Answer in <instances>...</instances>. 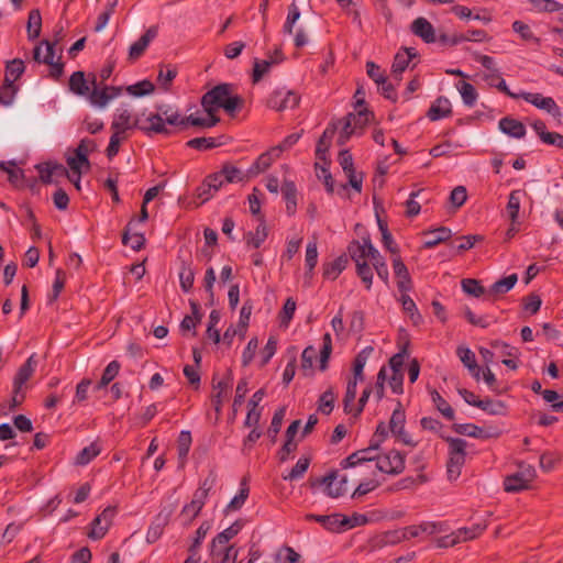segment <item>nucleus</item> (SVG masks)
Masks as SVG:
<instances>
[{
  "instance_id": "nucleus-63",
  "label": "nucleus",
  "mask_w": 563,
  "mask_h": 563,
  "mask_svg": "<svg viewBox=\"0 0 563 563\" xmlns=\"http://www.w3.org/2000/svg\"><path fill=\"white\" fill-rule=\"evenodd\" d=\"M273 159L269 157L268 154L263 153L261 154L257 159L254 162V164L250 167L247 174L249 176H256L260 173L265 172L267 168L271 167L273 164Z\"/></svg>"
},
{
  "instance_id": "nucleus-30",
  "label": "nucleus",
  "mask_w": 563,
  "mask_h": 563,
  "mask_svg": "<svg viewBox=\"0 0 563 563\" xmlns=\"http://www.w3.org/2000/svg\"><path fill=\"white\" fill-rule=\"evenodd\" d=\"M68 86L69 90L77 96L88 97L91 90L87 79L85 78V73L81 70H77L71 74Z\"/></svg>"
},
{
  "instance_id": "nucleus-45",
  "label": "nucleus",
  "mask_w": 563,
  "mask_h": 563,
  "mask_svg": "<svg viewBox=\"0 0 563 563\" xmlns=\"http://www.w3.org/2000/svg\"><path fill=\"white\" fill-rule=\"evenodd\" d=\"M24 63L20 58H14L7 63L4 80L7 82H13L18 80L24 73Z\"/></svg>"
},
{
  "instance_id": "nucleus-5",
  "label": "nucleus",
  "mask_w": 563,
  "mask_h": 563,
  "mask_svg": "<svg viewBox=\"0 0 563 563\" xmlns=\"http://www.w3.org/2000/svg\"><path fill=\"white\" fill-rule=\"evenodd\" d=\"M232 85L231 84H219L211 90L207 91L201 98V106L207 114L216 113L221 108L225 98L231 97Z\"/></svg>"
},
{
  "instance_id": "nucleus-53",
  "label": "nucleus",
  "mask_w": 563,
  "mask_h": 563,
  "mask_svg": "<svg viewBox=\"0 0 563 563\" xmlns=\"http://www.w3.org/2000/svg\"><path fill=\"white\" fill-rule=\"evenodd\" d=\"M220 170L228 184L244 181L246 178L241 169L230 163H224Z\"/></svg>"
},
{
  "instance_id": "nucleus-6",
  "label": "nucleus",
  "mask_w": 563,
  "mask_h": 563,
  "mask_svg": "<svg viewBox=\"0 0 563 563\" xmlns=\"http://www.w3.org/2000/svg\"><path fill=\"white\" fill-rule=\"evenodd\" d=\"M405 454L397 450H390L385 454L377 455L376 468L388 475H399L405 470Z\"/></svg>"
},
{
  "instance_id": "nucleus-37",
  "label": "nucleus",
  "mask_w": 563,
  "mask_h": 563,
  "mask_svg": "<svg viewBox=\"0 0 563 563\" xmlns=\"http://www.w3.org/2000/svg\"><path fill=\"white\" fill-rule=\"evenodd\" d=\"M181 130L187 128L188 125H194L198 128H212L220 122V118L216 114H208V118H199L194 114L187 115L183 118Z\"/></svg>"
},
{
  "instance_id": "nucleus-48",
  "label": "nucleus",
  "mask_w": 563,
  "mask_h": 563,
  "mask_svg": "<svg viewBox=\"0 0 563 563\" xmlns=\"http://www.w3.org/2000/svg\"><path fill=\"white\" fill-rule=\"evenodd\" d=\"M456 87L462 96L465 106L473 107L477 100V92L475 87L472 84L464 80L459 81Z\"/></svg>"
},
{
  "instance_id": "nucleus-41",
  "label": "nucleus",
  "mask_w": 563,
  "mask_h": 563,
  "mask_svg": "<svg viewBox=\"0 0 563 563\" xmlns=\"http://www.w3.org/2000/svg\"><path fill=\"white\" fill-rule=\"evenodd\" d=\"M26 29L29 40L34 41L40 36L42 30V16L38 9L30 11Z\"/></svg>"
},
{
  "instance_id": "nucleus-26",
  "label": "nucleus",
  "mask_w": 563,
  "mask_h": 563,
  "mask_svg": "<svg viewBox=\"0 0 563 563\" xmlns=\"http://www.w3.org/2000/svg\"><path fill=\"white\" fill-rule=\"evenodd\" d=\"M341 517L340 514H333V515H307V520H313L319 523H321L325 529H328L331 532H342V526H341Z\"/></svg>"
},
{
  "instance_id": "nucleus-28",
  "label": "nucleus",
  "mask_w": 563,
  "mask_h": 563,
  "mask_svg": "<svg viewBox=\"0 0 563 563\" xmlns=\"http://www.w3.org/2000/svg\"><path fill=\"white\" fill-rule=\"evenodd\" d=\"M37 362L35 360V355L32 354L26 362L19 368L18 373L14 376L13 385L18 386V388H23V385L32 377Z\"/></svg>"
},
{
  "instance_id": "nucleus-56",
  "label": "nucleus",
  "mask_w": 563,
  "mask_h": 563,
  "mask_svg": "<svg viewBox=\"0 0 563 563\" xmlns=\"http://www.w3.org/2000/svg\"><path fill=\"white\" fill-rule=\"evenodd\" d=\"M462 289L464 292H466L470 296L473 297H481L483 295H487V291L485 288L481 285L479 280L474 278H464L461 282Z\"/></svg>"
},
{
  "instance_id": "nucleus-18",
  "label": "nucleus",
  "mask_w": 563,
  "mask_h": 563,
  "mask_svg": "<svg viewBox=\"0 0 563 563\" xmlns=\"http://www.w3.org/2000/svg\"><path fill=\"white\" fill-rule=\"evenodd\" d=\"M410 31L419 36L424 43H434L437 41L433 25L422 16L417 18L410 25Z\"/></svg>"
},
{
  "instance_id": "nucleus-22",
  "label": "nucleus",
  "mask_w": 563,
  "mask_h": 563,
  "mask_svg": "<svg viewBox=\"0 0 563 563\" xmlns=\"http://www.w3.org/2000/svg\"><path fill=\"white\" fill-rule=\"evenodd\" d=\"M498 126L503 133L515 139H522L526 135L525 124L510 117L500 119Z\"/></svg>"
},
{
  "instance_id": "nucleus-31",
  "label": "nucleus",
  "mask_w": 563,
  "mask_h": 563,
  "mask_svg": "<svg viewBox=\"0 0 563 563\" xmlns=\"http://www.w3.org/2000/svg\"><path fill=\"white\" fill-rule=\"evenodd\" d=\"M518 280L517 274H511L507 277H504L497 282H495L489 289L487 290V296L490 298H496L503 294L508 292L516 285Z\"/></svg>"
},
{
  "instance_id": "nucleus-10",
  "label": "nucleus",
  "mask_w": 563,
  "mask_h": 563,
  "mask_svg": "<svg viewBox=\"0 0 563 563\" xmlns=\"http://www.w3.org/2000/svg\"><path fill=\"white\" fill-rule=\"evenodd\" d=\"M453 430L463 435L476 438V439H490V438H499L501 435V430L496 427H489L487 429H483L474 423H455L453 424Z\"/></svg>"
},
{
  "instance_id": "nucleus-60",
  "label": "nucleus",
  "mask_w": 563,
  "mask_h": 563,
  "mask_svg": "<svg viewBox=\"0 0 563 563\" xmlns=\"http://www.w3.org/2000/svg\"><path fill=\"white\" fill-rule=\"evenodd\" d=\"M483 240L484 236L479 234L459 236L456 241L460 243L455 245L456 253L461 254L465 251H468L475 245L476 242H482Z\"/></svg>"
},
{
  "instance_id": "nucleus-46",
  "label": "nucleus",
  "mask_w": 563,
  "mask_h": 563,
  "mask_svg": "<svg viewBox=\"0 0 563 563\" xmlns=\"http://www.w3.org/2000/svg\"><path fill=\"white\" fill-rule=\"evenodd\" d=\"M179 282L183 291L188 292L191 290L195 282V272L185 261H183L180 264Z\"/></svg>"
},
{
  "instance_id": "nucleus-44",
  "label": "nucleus",
  "mask_w": 563,
  "mask_h": 563,
  "mask_svg": "<svg viewBox=\"0 0 563 563\" xmlns=\"http://www.w3.org/2000/svg\"><path fill=\"white\" fill-rule=\"evenodd\" d=\"M249 493H250V488H249V485H247V479H246V477H243L242 481H241L240 492L228 504V506L225 508V512L239 510L244 505V503L246 501V499L249 497Z\"/></svg>"
},
{
  "instance_id": "nucleus-25",
  "label": "nucleus",
  "mask_w": 563,
  "mask_h": 563,
  "mask_svg": "<svg viewBox=\"0 0 563 563\" xmlns=\"http://www.w3.org/2000/svg\"><path fill=\"white\" fill-rule=\"evenodd\" d=\"M368 244H372L369 236L362 238V242H360L357 240H353L349 244V246H347L349 255L355 262V264L362 263L363 261H365L366 257H368V254H367V251H368L367 245Z\"/></svg>"
},
{
  "instance_id": "nucleus-50",
  "label": "nucleus",
  "mask_w": 563,
  "mask_h": 563,
  "mask_svg": "<svg viewBox=\"0 0 563 563\" xmlns=\"http://www.w3.org/2000/svg\"><path fill=\"white\" fill-rule=\"evenodd\" d=\"M431 398L434 402L437 409L443 415L444 418L452 421L454 420V410L449 405V402L437 391L435 389L431 390Z\"/></svg>"
},
{
  "instance_id": "nucleus-8",
  "label": "nucleus",
  "mask_w": 563,
  "mask_h": 563,
  "mask_svg": "<svg viewBox=\"0 0 563 563\" xmlns=\"http://www.w3.org/2000/svg\"><path fill=\"white\" fill-rule=\"evenodd\" d=\"M300 96L292 90L276 89L267 99V106L277 111L294 109L299 104Z\"/></svg>"
},
{
  "instance_id": "nucleus-33",
  "label": "nucleus",
  "mask_w": 563,
  "mask_h": 563,
  "mask_svg": "<svg viewBox=\"0 0 563 563\" xmlns=\"http://www.w3.org/2000/svg\"><path fill=\"white\" fill-rule=\"evenodd\" d=\"M54 46L55 42L44 40L41 45L35 46L33 51V58L37 63L52 64L54 62Z\"/></svg>"
},
{
  "instance_id": "nucleus-3",
  "label": "nucleus",
  "mask_w": 563,
  "mask_h": 563,
  "mask_svg": "<svg viewBox=\"0 0 563 563\" xmlns=\"http://www.w3.org/2000/svg\"><path fill=\"white\" fill-rule=\"evenodd\" d=\"M518 466L519 471L517 473L505 477L504 488L507 493H518L528 489L537 477L534 466L525 462H519Z\"/></svg>"
},
{
  "instance_id": "nucleus-61",
  "label": "nucleus",
  "mask_w": 563,
  "mask_h": 563,
  "mask_svg": "<svg viewBox=\"0 0 563 563\" xmlns=\"http://www.w3.org/2000/svg\"><path fill=\"white\" fill-rule=\"evenodd\" d=\"M18 87L13 82H7L5 80L0 87V103L3 106L12 104Z\"/></svg>"
},
{
  "instance_id": "nucleus-14",
  "label": "nucleus",
  "mask_w": 563,
  "mask_h": 563,
  "mask_svg": "<svg viewBox=\"0 0 563 563\" xmlns=\"http://www.w3.org/2000/svg\"><path fill=\"white\" fill-rule=\"evenodd\" d=\"M90 84L92 86L88 100L89 102L97 108H104L112 100L110 92L107 90L106 85H98L97 75L89 74Z\"/></svg>"
},
{
  "instance_id": "nucleus-54",
  "label": "nucleus",
  "mask_w": 563,
  "mask_h": 563,
  "mask_svg": "<svg viewBox=\"0 0 563 563\" xmlns=\"http://www.w3.org/2000/svg\"><path fill=\"white\" fill-rule=\"evenodd\" d=\"M366 523H368V518L363 514L354 512L352 516L342 515L341 517L342 531L365 526Z\"/></svg>"
},
{
  "instance_id": "nucleus-36",
  "label": "nucleus",
  "mask_w": 563,
  "mask_h": 563,
  "mask_svg": "<svg viewBox=\"0 0 563 563\" xmlns=\"http://www.w3.org/2000/svg\"><path fill=\"white\" fill-rule=\"evenodd\" d=\"M282 192L286 200V211L289 216L295 214L297 210V188L291 180H285L282 186Z\"/></svg>"
},
{
  "instance_id": "nucleus-42",
  "label": "nucleus",
  "mask_w": 563,
  "mask_h": 563,
  "mask_svg": "<svg viewBox=\"0 0 563 563\" xmlns=\"http://www.w3.org/2000/svg\"><path fill=\"white\" fill-rule=\"evenodd\" d=\"M475 407L488 412L489 415L494 416H503L506 413V405L501 400H493L490 398H485L478 400L477 404H475Z\"/></svg>"
},
{
  "instance_id": "nucleus-57",
  "label": "nucleus",
  "mask_w": 563,
  "mask_h": 563,
  "mask_svg": "<svg viewBox=\"0 0 563 563\" xmlns=\"http://www.w3.org/2000/svg\"><path fill=\"white\" fill-rule=\"evenodd\" d=\"M191 445V434L189 431H181L179 433L178 440H177V451H178V457L181 462V465H184L185 460L189 453Z\"/></svg>"
},
{
  "instance_id": "nucleus-40",
  "label": "nucleus",
  "mask_w": 563,
  "mask_h": 563,
  "mask_svg": "<svg viewBox=\"0 0 563 563\" xmlns=\"http://www.w3.org/2000/svg\"><path fill=\"white\" fill-rule=\"evenodd\" d=\"M267 227L264 217L260 218V224L255 232H249L246 235V243L254 249H258L267 238Z\"/></svg>"
},
{
  "instance_id": "nucleus-15",
  "label": "nucleus",
  "mask_w": 563,
  "mask_h": 563,
  "mask_svg": "<svg viewBox=\"0 0 563 563\" xmlns=\"http://www.w3.org/2000/svg\"><path fill=\"white\" fill-rule=\"evenodd\" d=\"M216 378H217V376L213 375V378H212L213 385L212 386H213V390H216V391L211 395V402L213 405V408H214L217 415H220L221 408L223 405L224 393L230 388L231 383H232V373H231V371H228L225 377L217 383H216Z\"/></svg>"
},
{
  "instance_id": "nucleus-49",
  "label": "nucleus",
  "mask_w": 563,
  "mask_h": 563,
  "mask_svg": "<svg viewBox=\"0 0 563 563\" xmlns=\"http://www.w3.org/2000/svg\"><path fill=\"white\" fill-rule=\"evenodd\" d=\"M562 461V454L556 451H547L541 454L539 465L542 471L550 472Z\"/></svg>"
},
{
  "instance_id": "nucleus-20",
  "label": "nucleus",
  "mask_w": 563,
  "mask_h": 563,
  "mask_svg": "<svg viewBox=\"0 0 563 563\" xmlns=\"http://www.w3.org/2000/svg\"><path fill=\"white\" fill-rule=\"evenodd\" d=\"M393 268L397 277V286L400 292H407L412 288V282L407 266L404 264L399 255L393 260Z\"/></svg>"
},
{
  "instance_id": "nucleus-47",
  "label": "nucleus",
  "mask_w": 563,
  "mask_h": 563,
  "mask_svg": "<svg viewBox=\"0 0 563 563\" xmlns=\"http://www.w3.org/2000/svg\"><path fill=\"white\" fill-rule=\"evenodd\" d=\"M356 115L355 113H349L346 114L341 121H338V125L343 122L342 130L340 132V135L338 137V144L340 146H343L350 137L355 133V129L352 125V120H355Z\"/></svg>"
},
{
  "instance_id": "nucleus-23",
  "label": "nucleus",
  "mask_w": 563,
  "mask_h": 563,
  "mask_svg": "<svg viewBox=\"0 0 563 563\" xmlns=\"http://www.w3.org/2000/svg\"><path fill=\"white\" fill-rule=\"evenodd\" d=\"M0 172L8 174V179L14 187L21 188L24 186V172L16 167V163L14 161L0 162Z\"/></svg>"
},
{
  "instance_id": "nucleus-43",
  "label": "nucleus",
  "mask_w": 563,
  "mask_h": 563,
  "mask_svg": "<svg viewBox=\"0 0 563 563\" xmlns=\"http://www.w3.org/2000/svg\"><path fill=\"white\" fill-rule=\"evenodd\" d=\"M406 531L409 540L411 538L419 537L421 533L434 534L435 532L441 531V526L437 522L427 521L418 526L406 527Z\"/></svg>"
},
{
  "instance_id": "nucleus-19",
  "label": "nucleus",
  "mask_w": 563,
  "mask_h": 563,
  "mask_svg": "<svg viewBox=\"0 0 563 563\" xmlns=\"http://www.w3.org/2000/svg\"><path fill=\"white\" fill-rule=\"evenodd\" d=\"M338 128H339V125L336 122L333 121V122L329 123L318 141L317 148H316V155L320 161H323L324 164H328L327 153L330 148L331 141H332Z\"/></svg>"
},
{
  "instance_id": "nucleus-27",
  "label": "nucleus",
  "mask_w": 563,
  "mask_h": 563,
  "mask_svg": "<svg viewBox=\"0 0 563 563\" xmlns=\"http://www.w3.org/2000/svg\"><path fill=\"white\" fill-rule=\"evenodd\" d=\"M457 355L464 366L470 371L475 380L481 378V368L476 362L475 354L468 347H457Z\"/></svg>"
},
{
  "instance_id": "nucleus-1",
  "label": "nucleus",
  "mask_w": 563,
  "mask_h": 563,
  "mask_svg": "<svg viewBox=\"0 0 563 563\" xmlns=\"http://www.w3.org/2000/svg\"><path fill=\"white\" fill-rule=\"evenodd\" d=\"M156 109L157 113H151L146 118L148 125H140V130L146 135H151L153 133L170 135L172 130L166 126V123L181 129L184 117H181L177 110H173L170 107L163 104L157 106Z\"/></svg>"
},
{
  "instance_id": "nucleus-21",
  "label": "nucleus",
  "mask_w": 563,
  "mask_h": 563,
  "mask_svg": "<svg viewBox=\"0 0 563 563\" xmlns=\"http://www.w3.org/2000/svg\"><path fill=\"white\" fill-rule=\"evenodd\" d=\"M452 114L451 102L446 97L437 98L428 110V118L431 121H437L443 118H448Z\"/></svg>"
},
{
  "instance_id": "nucleus-38",
  "label": "nucleus",
  "mask_w": 563,
  "mask_h": 563,
  "mask_svg": "<svg viewBox=\"0 0 563 563\" xmlns=\"http://www.w3.org/2000/svg\"><path fill=\"white\" fill-rule=\"evenodd\" d=\"M131 119H132V117H131L130 111L126 109L122 110L113 119L112 124H111V130L124 135L125 132L133 126H137L140 129V126L137 125V121L132 123Z\"/></svg>"
},
{
  "instance_id": "nucleus-52",
  "label": "nucleus",
  "mask_w": 563,
  "mask_h": 563,
  "mask_svg": "<svg viewBox=\"0 0 563 563\" xmlns=\"http://www.w3.org/2000/svg\"><path fill=\"white\" fill-rule=\"evenodd\" d=\"M520 201H521L520 190H512L509 195L508 203L506 207L508 217H509L512 225L518 220L519 210H520Z\"/></svg>"
},
{
  "instance_id": "nucleus-58",
  "label": "nucleus",
  "mask_w": 563,
  "mask_h": 563,
  "mask_svg": "<svg viewBox=\"0 0 563 563\" xmlns=\"http://www.w3.org/2000/svg\"><path fill=\"white\" fill-rule=\"evenodd\" d=\"M310 465V457H300L291 471L284 475L285 481H296L303 476Z\"/></svg>"
},
{
  "instance_id": "nucleus-7",
  "label": "nucleus",
  "mask_w": 563,
  "mask_h": 563,
  "mask_svg": "<svg viewBox=\"0 0 563 563\" xmlns=\"http://www.w3.org/2000/svg\"><path fill=\"white\" fill-rule=\"evenodd\" d=\"M339 164L343 172L347 176L349 183L342 184L341 189L346 190L347 186H351L355 191H362L363 176L357 175L354 169L353 157L349 150H342L339 153Z\"/></svg>"
},
{
  "instance_id": "nucleus-55",
  "label": "nucleus",
  "mask_w": 563,
  "mask_h": 563,
  "mask_svg": "<svg viewBox=\"0 0 563 563\" xmlns=\"http://www.w3.org/2000/svg\"><path fill=\"white\" fill-rule=\"evenodd\" d=\"M101 452L100 446L97 443L84 448L76 456L77 465H86Z\"/></svg>"
},
{
  "instance_id": "nucleus-12",
  "label": "nucleus",
  "mask_w": 563,
  "mask_h": 563,
  "mask_svg": "<svg viewBox=\"0 0 563 563\" xmlns=\"http://www.w3.org/2000/svg\"><path fill=\"white\" fill-rule=\"evenodd\" d=\"M378 449L377 443H374V441L369 442V446L366 449L358 450L344 460L341 461L340 466L343 470L355 467L358 465H363L364 463L372 462L374 460L377 461V456L374 455V451Z\"/></svg>"
},
{
  "instance_id": "nucleus-4",
  "label": "nucleus",
  "mask_w": 563,
  "mask_h": 563,
  "mask_svg": "<svg viewBox=\"0 0 563 563\" xmlns=\"http://www.w3.org/2000/svg\"><path fill=\"white\" fill-rule=\"evenodd\" d=\"M311 487L324 486V493L331 498H338L346 494L347 492V477L341 476L339 478V472L333 470L327 475L317 478L309 479Z\"/></svg>"
},
{
  "instance_id": "nucleus-34",
  "label": "nucleus",
  "mask_w": 563,
  "mask_h": 563,
  "mask_svg": "<svg viewBox=\"0 0 563 563\" xmlns=\"http://www.w3.org/2000/svg\"><path fill=\"white\" fill-rule=\"evenodd\" d=\"M424 234L429 236V239L424 241L423 247L432 249L440 243L449 241L452 236V231L446 227H439L434 230L426 232Z\"/></svg>"
},
{
  "instance_id": "nucleus-17",
  "label": "nucleus",
  "mask_w": 563,
  "mask_h": 563,
  "mask_svg": "<svg viewBox=\"0 0 563 563\" xmlns=\"http://www.w3.org/2000/svg\"><path fill=\"white\" fill-rule=\"evenodd\" d=\"M158 26L153 25L146 30V32L130 46L129 58L135 60L140 58L150 43L157 36Z\"/></svg>"
},
{
  "instance_id": "nucleus-24",
  "label": "nucleus",
  "mask_w": 563,
  "mask_h": 563,
  "mask_svg": "<svg viewBox=\"0 0 563 563\" xmlns=\"http://www.w3.org/2000/svg\"><path fill=\"white\" fill-rule=\"evenodd\" d=\"M25 400V391L13 385L12 396L0 404V415L7 416L15 411Z\"/></svg>"
},
{
  "instance_id": "nucleus-11",
  "label": "nucleus",
  "mask_w": 563,
  "mask_h": 563,
  "mask_svg": "<svg viewBox=\"0 0 563 563\" xmlns=\"http://www.w3.org/2000/svg\"><path fill=\"white\" fill-rule=\"evenodd\" d=\"M520 98L525 101L533 104L538 109L544 110L554 118H560L562 115L560 107L556 104L553 98L544 97L541 93L533 92H521Z\"/></svg>"
},
{
  "instance_id": "nucleus-62",
  "label": "nucleus",
  "mask_w": 563,
  "mask_h": 563,
  "mask_svg": "<svg viewBox=\"0 0 563 563\" xmlns=\"http://www.w3.org/2000/svg\"><path fill=\"white\" fill-rule=\"evenodd\" d=\"M317 356L316 349L312 345L307 346L301 354V369L306 376L312 375L313 360Z\"/></svg>"
},
{
  "instance_id": "nucleus-32",
  "label": "nucleus",
  "mask_w": 563,
  "mask_h": 563,
  "mask_svg": "<svg viewBox=\"0 0 563 563\" xmlns=\"http://www.w3.org/2000/svg\"><path fill=\"white\" fill-rule=\"evenodd\" d=\"M373 351L374 349L372 346H366L355 356L353 362V378L351 379L355 380V385L364 380L363 369Z\"/></svg>"
},
{
  "instance_id": "nucleus-13",
  "label": "nucleus",
  "mask_w": 563,
  "mask_h": 563,
  "mask_svg": "<svg viewBox=\"0 0 563 563\" xmlns=\"http://www.w3.org/2000/svg\"><path fill=\"white\" fill-rule=\"evenodd\" d=\"M284 59L285 56L280 47H276V58H273V56H269V58L263 60L254 58L252 82H260L262 78L269 73L272 66L280 64Z\"/></svg>"
},
{
  "instance_id": "nucleus-51",
  "label": "nucleus",
  "mask_w": 563,
  "mask_h": 563,
  "mask_svg": "<svg viewBox=\"0 0 563 563\" xmlns=\"http://www.w3.org/2000/svg\"><path fill=\"white\" fill-rule=\"evenodd\" d=\"M177 76V68L170 65H161L157 81L164 90H168L172 81Z\"/></svg>"
},
{
  "instance_id": "nucleus-64",
  "label": "nucleus",
  "mask_w": 563,
  "mask_h": 563,
  "mask_svg": "<svg viewBox=\"0 0 563 563\" xmlns=\"http://www.w3.org/2000/svg\"><path fill=\"white\" fill-rule=\"evenodd\" d=\"M335 396L332 388L327 389L319 398L318 409L324 415H330L334 408Z\"/></svg>"
},
{
  "instance_id": "nucleus-2",
  "label": "nucleus",
  "mask_w": 563,
  "mask_h": 563,
  "mask_svg": "<svg viewBox=\"0 0 563 563\" xmlns=\"http://www.w3.org/2000/svg\"><path fill=\"white\" fill-rule=\"evenodd\" d=\"M449 443V460L446 463V473L450 481H455L466 459V441L461 438H446Z\"/></svg>"
},
{
  "instance_id": "nucleus-16",
  "label": "nucleus",
  "mask_w": 563,
  "mask_h": 563,
  "mask_svg": "<svg viewBox=\"0 0 563 563\" xmlns=\"http://www.w3.org/2000/svg\"><path fill=\"white\" fill-rule=\"evenodd\" d=\"M243 528V522L241 520L234 521L230 527L224 529L222 532L218 533L212 542H211V551L210 554L212 558L219 552H223V550H218V545H227V543L233 539Z\"/></svg>"
},
{
  "instance_id": "nucleus-59",
  "label": "nucleus",
  "mask_w": 563,
  "mask_h": 563,
  "mask_svg": "<svg viewBox=\"0 0 563 563\" xmlns=\"http://www.w3.org/2000/svg\"><path fill=\"white\" fill-rule=\"evenodd\" d=\"M155 86L152 81L144 79L134 85L128 86L126 91L134 97H143L154 91Z\"/></svg>"
},
{
  "instance_id": "nucleus-9",
  "label": "nucleus",
  "mask_w": 563,
  "mask_h": 563,
  "mask_svg": "<svg viewBox=\"0 0 563 563\" xmlns=\"http://www.w3.org/2000/svg\"><path fill=\"white\" fill-rule=\"evenodd\" d=\"M115 514V506H108L107 508H104L103 511L99 516H97L91 522L92 529L88 533V537L92 540L102 539L108 532V529L111 526Z\"/></svg>"
},
{
  "instance_id": "nucleus-35",
  "label": "nucleus",
  "mask_w": 563,
  "mask_h": 563,
  "mask_svg": "<svg viewBox=\"0 0 563 563\" xmlns=\"http://www.w3.org/2000/svg\"><path fill=\"white\" fill-rule=\"evenodd\" d=\"M224 139L225 137L223 135L218 139L205 137V136L195 137V139L189 140L186 145L190 148H195L198 151H207V150H212L218 146L224 145L225 144Z\"/></svg>"
},
{
  "instance_id": "nucleus-39",
  "label": "nucleus",
  "mask_w": 563,
  "mask_h": 563,
  "mask_svg": "<svg viewBox=\"0 0 563 563\" xmlns=\"http://www.w3.org/2000/svg\"><path fill=\"white\" fill-rule=\"evenodd\" d=\"M349 257L346 254L340 255L338 258L323 265V276L329 279H335L339 274L346 267Z\"/></svg>"
},
{
  "instance_id": "nucleus-29",
  "label": "nucleus",
  "mask_w": 563,
  "mask_h": 563,
  "mask_svg": "<svg viewBox=\"0 0 563 563\" xmlns=\"http://www.w3.org/2000/svg\"><path fill=\"white\" fill-rule=\"evenodd\" d=\"M134 218L126 224L125 230L122 233V243L124 245H130L133 251H140L145 245V236L143 233H131L132 224L134 222Z\"/></svg>"
}]
</instances>
